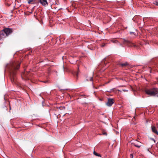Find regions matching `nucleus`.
Here are the masks:
<instances>
[{
    "label": "nucleus",
    "instance_id": "7ed1b4c3",
    "mask_svg": "<svg viewBox=\"0 0 158 158\" xmlns=\"http://www.w3.org/2000/svg\"><path fill=\"white\" fill-rule=\"evenodd\" d=\"M122 42L124 44L126 45L128 47L135 46V45L131 43L129 40L124 39H122Z\"/></svg>",
    "mask_w": 158,
    "mask_h": 158
},
{
    "label": "nucleus",
    "instance_id": "9d476101",
    "mask_svg": "<svg viewBox=\"0 0 158 158\" xmlns=\"http://www.w3.org/2000/svg\"><path fill=\"white\" fill-rule=\"evenodd\" d=\"M94 154L97 156L101 157V156L100 154L97 153L94 151Z\"/></svg>",
    "mask_w": 158,
    "mask_h": 158
},
{
    "label": "nucleus",
    "instance_id": "20e7f679",
    "mask_svg": "<svg viewBox=\"0 0 158 158\" xmlns=\"http://www.w3.org/2000/svg\"><path fill=\"white\" fill-rule=\"evenodd\" d=\"M14 30L12 28H4L3 31L5 33L6 36H8Z\"/></svg>",
    "mask_w": 158,
    "mask_h": 158
},
{
    "label": "nucleus",
    "instance_id": "423d86ee",
    "mask_svg": "<svg viewBox=\"0 0 158 158\" xmlns=\"http://www.w3.org/2000/svg\"><path fill=\"white\" fill-rule=\"evenodd\" d=\"M151 129L153 132L158 135V132L156 127L153 125L151 126Z\"/></svg>",
    "mask_w": 158,
    "mask_h": 158
},
{
    "label": "nucleus",
    "instance_id": "2eb2a0df",
    "mask_svg": "<svg viewBox=\"0 0 158 158\" xmlns=\"http://www.w3.org/2000/svg\"><path fill=\"white\" fill-rule=\"evenodd\" d=\"M32 2H33L32 0H29V1H28V4H31V3Z\"/></svg>",
    "mask_w": 158,
    "mask_h": 158
},
{
    "label": "nucleus",
    "instance_id": "6ab92c4d",
    "mask_svg": "<svg viewBox=\"0 0 158 158\" xmlns=\"http://www.w3.org/2000/svg\"><path fill=\"white\" fill-rule=\"evenodd\" d=\"M105 45V44H103L101 45V47H104Z\"/></svg>",
    "mask_w": 158,
    "mask_h": 158
},
{
    "label": "nucleus",
    "instance_id": "f8f14e48",
    "mask_svg": "<svg viewBox=\"0 0 158 158\" xmlns=\"http://www.w3.org/2000/svg\"><path fill=\"white\" fill-rule=\"evenodd\" d=\"M102 134L103 135H107V133L104 130H102Z\"/></svg>",
    "mask_w": 158,
    "mask_h": 158
},
{
    "label": "nucleus",
    "instance_id": "b1692460",
    "mask_svg": "<svg viewBox=\"0 0 158 158\" xmlns=\"http://www.w3.org/2000/svg\"><path fill=\"white\" fill-rule=\"evenodd\" d=\"M35 6H34V7L32 8V10H34V8H35Z\"/></svg>",
    "mask_w": 158,
    "mask_h": 158
},
{
    "label": "nucleus",
    "instance_id": "f03ea898",
    "mask_svg": "<svg viewBox=\"0 0 158 158\" xmlns=\"http://www.w3.org/2000/svg\"><path fill=\"white\" fill-rule=\"evenodd\" d=\"M146 93L151 96L158 97V89L153 88L151 89H146L145 90Z\"/></svg>",
    "mask_w": 158,
    "mask_h": 158
},
{
    "label": "nucleus",
    "instance_id": "0eeeda50",
    "mask_svg": "<svg viewBox=\"0 0 158 158\" xmlns=\"http://www.w3.org/2000/svg\"><path fill=\"white\" fill-rule=\"evenodd\" d=\"M40 2L44 6H45L48 4L47 0H40Z\"/></svg>",
    "mask_w": 158,
    "mask_h": 158
},
{
    "label": "nucleus",
    "instance_id": "a878e982",
    "mask_svg": "<svg viewBox=\"0 0 158 158\" xmlns=\"http://www.w3.org/2000/svg\"><path fill=\"white\" fill-rule=\"evenodd\" d=\"M119 45H120V46H122V44H120V43H119Z\"/></svg>",
    "mask_w": 158,
    "mask_h": 158
},
{
    "label": "nucleus",
    "instance_id": "5701e85b",
    "mask_svg": "<svg viewBox=\"0 0 158 158\" xmlns=\"http://www.w3.org/2000/svg\"><path fill=\"white\" fill-rule=\"evenodd\" d=\"M130 34H133H133L134 33V32H130Z\"/></svg>",
    "mask_w": 158,
    "mask_h": 158
},
{
    "label": "nucleus",
    "instance_id": "f257e3e1",
    "mask_svg": "<svg viewBox=\"0 0 158 158\" xmlns=\"http://www.w3.org/2000/svg\"><path fill=\"white\" fill-rule=\"evenodd\" d=\"M20 64V63L19 62H12L7 66V67L10 70V80L12 83L15 82V75L16 70L19 69Z\"/></svg>",
    "mask_w": 158,
    "mask_h": 158
},
{
    "label": "nucleus",
    "instance_id": "393cba45",
    "mask_svg": "<svg viewBox=\"0 0 158 158\" xmlns=\"http://www.w3.org/2000/svg\"><path fill=\"white\" fill-rule=\"evenodd\" d=\"M43 82L44 83H46L47 82V81H44Z\"/></svg>",
    "mask_w": 158,
    "mask_h": 158
},
{
    "label": "nucleus",
    "instance_id": "9b49d317",
    "mask_svg": "<svg viewBox=\"0 0 158 158\" xmlns=\"http://www.w3.org/2000/svg\"><path fill=\"white\" fill-rule=\"evenodd\" d=\"M120 65L122 67L125 66L127 65V63H121L120 64Z\"/></svg>",
    "mask_w": 158,
    "mask_h": 158
},
{
    "label": "nucleus",
    "instance_id": "ddd939ff",
    "mask_svg": "<svg viewBox=\"0 0 158 158\" xmlns=\"http://www.w3.org/2000/svg\"><path fill=\"white\" fill-rule=\"evenodd\" d=\"M153 4L156 6H158V1H155L154 2Z\"/></svg>",
    "mask_w": 158,
    "mask_h": 158
},
{
    "label": "nucleus",
    "instance_id": "4be33fe9",
    "mask_svg": "<svg viewBox=\"0 0 158 158\" xmlns=\"http://www.w3.org/2000/svg\"><path fill=\"white\" fill-rule=\"evenodd\" d=\"M152 140L154 141L155 142L156 141L154 139L152 138Z\"/></svg>",
    "mask_w": 158,
    "mask_h": 158
},
{
    "label": "nucleus",
    "instance_id": "a211bd4d",
    "mask_svg": "<svg viewBox=\"0 0 158 158\" xmlns=\"http://www.w3.org/2000/svg\"><path fill=\"white\" fill-rule=\"evenodd\" d=\"M122 91H123L124 92H127L128 91V90L126 89H122Z\"/></svg>",
    "mask_w": 158,
    "mask_h": 158
},
{
    "label": "nucleus",
    "instance_id": "412c9836",
    "mask_svg": "<svg viewBox=\"0 0 158 158\" xmlns=\"http://www.w3.org/2000/svg\"><path fill=\"white\" fill-rule=\"evenodd\" d=\"M75 74L77 76L78 75V73L76 72L75 73Z\"/></svg>",
    "mask_w": 158,
    "mask_h": 158
},
{
    "label": "nucleus",
    "instance_id": "6e6552de",
    "mask_svg": "<svg viewBox=\"0 0 158 158\" xmlns=\"http://www.w3.org/2000/svg\"><path fill=\"white\" fill-rule=\"evenodd\" d=\"M5 36L4 33L3 32L1 33L0 34V40H1L2 38L4 37Z\"/></svg>",
    "mask_w": 158,
    "mask_h": 158
},
{
    "label": "nucleus",
    "instance_id": "aec40b11",
    "mask_svg": "<svg viewBox=\"0 0 158 158\" xmlns=\"http://www.w3.org/2000/svg\"><path fill=\"white\" fill-rule=\"evenodd\" d=\"M33 0V2L32 4H34L35 3V2L36 0Z\"/></svg>",
    "mask_w": 158,
    "mask_h": 158
},
{
    "label": "nucleus",
    "instance_id": "1a4fd4ad",
    "mask_svg": "<svg viewBox=\"0 0 158 158\" xmlns=\"http://www.w3.org/2000/svg\"><path fill=\"white\" fill-rule=\"evenodd\" d=\"M133 144H134V146H135V147H137L138 148H139L141 147V145H139L138 143H134Z\"/></svg>",
    "mask_w": 158,
    "mask_h": 158
},
{
    "label": "nucleus",
    "instance_id": "bb28decb",
    "mask_svg": "<svg viewBox=\"0 0 158 158\" xmlns=\"http://www.w3.org/2000/svg\"><path fill=\"white\" fill-rule=\"evenodd\" d=\"M118 91H119V92H121V91L120 90H118Z\"/></svg>",
    "mask_w": 158,
    "mask_h": 158
},
{
    "label": "nucleus",
    "instance_id": "4468645a",
    "mask_svg": "<svg viewBox=\"0 0 158 158\" xmlns=\"http://www.w3.org/2000/svg\"><path fill=\"white\" fill-rule=\"evenodd\" d=\"M93 77H90L89 79L88 80H89L90 81H93Z\"/></svg>",
    "mask_w": 158,
    "mask_h": 158
},
{
    "label": "nucleus",
    "instance_id": "c85d7f7f",
    "mask_svg": "<svg viewBox=\"0 0 158 158\" xmlns=\"http://www.w3.org/2000/svg\"><path fill=\"white\" fill-rule=\"evenodd\" d=\"M56 73H57V72L56 71H55Z\"/></svg>",
    "mask_w": 158,
    "mask_h": 158
},
{
    "label": "nucleus",
    "instance_id": "dca6fc26",
    "mask_svg": "<svg viewBox=\"0 0 158 158\" xmlns=\"http://www.w3.org/2000/svg\"><path fill=\"white\" fill-rule=\"evenodd\" d=\"M112 42H113V43H117V42H118L117 41V40H113V41H112Z\"/></svg>",
    "mask_w": 158,
    "mask_h": 158
},
{
    "label": "nucleus",
    "instance_id": "cd10ccee",
    "mask_svg": "<svg viewBox=\"0 0 158 158\" xmlns=\"http://www.w3.org/2000/svg\"><path fill=\"white\" fill-rule=\"evenodd\" d=\"M139 143H140L139 142H138Z\"/></svg>",
    "mask_w": 158,
    "mask_h": 158
},
{
    "label": "nucleus",
    "instance_id": "f3484780",
    "mask_svg": "<svg viewBox=\"0 0 158 158\" xmlns=\"http://www.w3.org/2000/svg\"><path fill=\"white\" fill-rule=\"evenodd\" d=\"M130 157L131 158H133V156L132 154H130Z\"/></svg>",
    "mask_w": 158,
    "mask_h": 158
},
{
    "label": "nucleus",
    "instance_id": "39448f33",
    "mask_svg": "<svg viewBox=\"0 0 158 158\" xmlns=\"http://www.w3.org/2000/svg\"><path fill=\"white\" fill-rule=\"evenodd\" d=\"M114 99L112 98H108V102L106 103V105L109 106H111L114 103Z\"/></svg>",
    "mask_w": 158,
    "mask_h": 158
}]
</instances>
